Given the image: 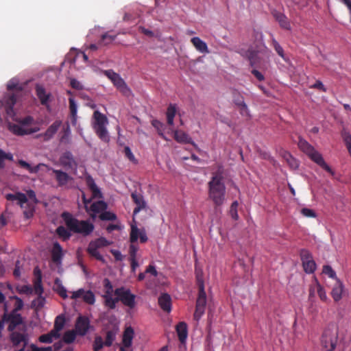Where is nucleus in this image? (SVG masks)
Returning <instances> with one entry per match:
<instances>
[{
    "mask_svg": "<svg viewBox=\"0 0 351 351\" xmlns=\"http://www.w3.org/2000/svg\"><path fill=\"white\" fill-rule=\"evenodd\" d=\"M155 129L157 130L158 134L167 141L169 138L165 136V134H170L179 143L191 144L195 148H197V145L190 136L182 130H173V128H167L163 123L156 120H155Z\"/></svg>",
    "mask_w": 351,
    "mask_h": 351,
    "instance_id": "nucleus-3",
    "label": "nucleus"
},
{
    "mask_svg": "<svg viewBox=\"0 0 351 351\" xmlns=\"http://www.w3.org/2000/svg\"><path fill=\"white\" fill-rule=\"evenodd\" d=\"M206 304V294L204 291H199L198 297L196 301V308H205Z\"/></svg>",
    "mask_w": 351,
    "mask_h": 351,
    "instance_id": "nucleus-40",
    "label": "nucleus"
},
{
    "mask_svg": "<svg viewBox=\"0 0 351 351\" xmlns=\"http://www.w3.org/2000/svg\"><path fill=\"white\" fill-rule=\"evenodd\" d=\"M71 298L73 300L82 298L85 303L90 305H93L95 302V296L93 292L90 290L86 291L84 289L73 291Z\"/></svg>",
    "mask_w": 351,
    "mask_h": 351,
    "instance_id": "nucleus-11",
    "label": "nucleus"
},
{
    "mask_svg": "<svg viewBox=\"0 0 351 351\" xmlns=\"http://www.w3.org/2000/svg\"><path fill=\"white\" fill-rule=\"evenodd\" d=\"M322 272L326 275H328L330 278L337 279L336 272L330 265H324L323 267Z\"/></svg>",
    "mask_w": 351,
    "mask_h": 351,
    "instance_id": "nucleus-56",
    "label": "nucleus"
},
{
    "mask_svg": "<svg viewBox=\"0 0 351 351\" xmlns=\"http://www.w3.org/2000/svg\"><path fill=\"white\" fill-rule=\"evenodd\" d=\"M132 199L133 202L136 204V206L134 209L133 214L135 215L137 213L140 211V210L145 206V202L143 201L142 195L140 194H137L136 193H132Z\"/></svg>",
    "mask_w": 351,
    "mask_h": 351,
    "instance_id": "nucleus-28",
    "label": "nucleus"
},
{
    "mask_svg": "<svg viewBox=\"0 0 351 351\" xmlns=\"http://www.w3.org/2000/svg\"><path fill=\"white\" fill-rule=\"evenodd\" d=\"M338 327L335 324H330L324 331L321 343L326 350L333 351L338 343Z\"/></svg>",
    "mask_w": 351,
    "mask_h": 351,
    "instance_id": "nucleus-6",
    "label": "nucleus"
},
{
    "mask_svg": "<svg viewBox=\"0 0 351 351\" xmlns=\"http://www.w3.org/2000/svg\"><path fill=\"white\" fill-rule=\"evenodd\" d=\"M38 297L32 302V307L36 311L41 309L45 304V298L43 295H37Z\"/></svg>",
    "mask_w": 351,
    "mask_h": 351,
    "instance_id": "nucleus-38",
    "label": "nucleus"
},
{
    "mask_svg": "<svg viewBox=\"0 0 351 351\" xmlns=\"http://www.w3.org/2000/svg\"><path fill=\"white\" fill-rule=\"evenodd\" d=\"M104 286L105 288V293L104 295H112L113 287L109 279L105 278L104 280Z\"/></svg>",
    "mask_w": 351,
    "mask_h": 351,
    "instance_id": "nucleus-53",
    "label": "nucleus"
},
{
    "mask_svg": "<svg viewBox=\"0 0 351 351\" xmlns=\"http://www.w3.org/2000/svg\"><path fill=\"white\" fill-rule=\"evenodd\" d=\"M316 288L317 292L319 297V298L322 301H326L327 300V295L324 287L316 280Z\"/></svg>",
    "mask_w": 351,
    "mask_h": 351,
    "instance_id": "nucleus-54",
    "label": "nucleus"
},
{
    "mask_svg": "<svg viewBox=\"0 0 351 351\" xmlns=\"http://www.w3.org/2000/svg\"><path fill=\"white\" fill-rule=\"evenodd\" d=\"M191 43L193 45L195 48L202 53H209V50L207 44L201 40L199 37H193L191 40Z\"/></svg>",
    "mask_w": 351,
    "mask_h": 351,
    "instance_id": "nucleus-24",
    "label": "nucleus"
},
{
    "mask_svg": "<svg viewBox=\"0 0 351 351\" xmlns=\"http://www.w3.org/2000/svg\"><path fill=\"white\" fill-rule=\"evenodd\" d=\"M238 108L239 110L240 114L242 116H245V117H250V111H249V109H248L247 106L245 104V102H244L242 104H241L240 106H239Z\"/></svg>",
    "mask_w": 351,
    "mask_h": 351,
    "instance_id": "nucleus-60",
    "label": "nucleus"
},
{
    "mask_svg": "<svg viewBox=\"0 0 351 351\" xmlns=\"http://www.w3.org/2000/svg\"><path fill=\"white\" fill-rule=\"evenodd\" d=\"M176 332L180 341L181 343H184L188 336L186 324L184 322H179L176 326Z\"/></svg>",
    "mask_w": 351,
    "mask_h": 351,
    "instance_id": "nucleus-23",
    "label": "nucleus"
},
{
    "mask_svg": "<svg viewBox=\"0 0 351 351\" xmlns=\"http://www.w3.org/2000/svg\"><path fill=\"white\" fill-rule=\"evenodd\" d=\"M261 51H257L253 49H250L247 51V54L250 63V65L252 67H257L261 63V57L259 53Z\"/></svg>",
    "mask_w": 351,
    "mask_h": 351,
    "instance_id": "nucleus-21",
    "label": "nucleus"
},
{
    "mask_svg": "<svg viewBox=\"0 0 351 351\" xmlns=\"http://www.w3.org/2000/svg\"><path fill=\"white\" fill-rule=\"evenodd\" d=\"M108 123V121L106 115L98 110L93 112L92 127L99 139L105 143L110 141V136L106 128Z\"/></svg>",
    "mask_w": 351,
    "mask_h": 351,
    "instance_id": "nucleus-5",
    "label": "nucleus"
},
{
    "mask_svg": "<svg viewBox=\"0 0 351 351\" xmlns=\"http://www.w3.org/2000/svg\"><path fill=\"white\" fill-rule=\"evenodd\" d=\"M5 198L8 201L17 200L21 206L27 202L26 195L22 193H17L16 194L8 193L5 195Z\"/></svg>",
    "mask_w": 351,
    "mask_h": 351,
    "instance_id": "nucleus-30",
    "label": "nucleus"
},
{
    "mask_svg": "<svg viewBox=\"0 0 351 351\" xmlns=\"http://www.w3.org/2000/svg\"><path fill=\"white\" fill-rule=\"evenodd\" d=\"M103 73L123 95L129 97L132 95L131 89L119 74L112 69L105 70Z\"/></svg>",
    "mask_w": 351,
    "mask_h": 351,
    "instance_id": "nucleus-7",
    "label": "nucleus"
},
{
    "mask_svg": "<svg viewBox=\"0 0 351 351\" xmlns=\"http://www.w3.org/2000/svg\"><path fill=\"white\" fill-rule=\"evenodd\" d=\"M105 346L101 337L96 336L93 342V348L94 351H99Z\"/></svg>",
    "mask_w": 351,
    "mask_h": 351,
    "instance_id": "nucleus-51",
    "label": "nucleus"
},
{
    "mask_svg": "<svg viewBox=\"0 0 351 351\" xmlns=\"http://www.w3.org/2000/svg\"><path fill=\"white\" fill-rule=\"evenodd\" d=\"M343 290V283L339 280L337 279V282L334 285L331 292L332 297L335 302H338L341 299Z\"/></svg>",
    "mask_w": 351,
    "mask_h": 351,
    "instance_id": "nucleus-25",
    "label": "nucleus"
},
{
    "mask_svg": "<svg viewBox=\"0 0 351 351\" xmlns=\"http://www.w3.org/2000/svg\"><path fill=\"white\" fill-rule=\"evenodd\" d=\"M341 136L347 149L351 147V134L350 132L343 131L341 133Z\"/></svg>",
    "mask_w": 351,
    "mask_h": 351,
    "instance_id": "nucleus-58",
    "label": "nucleus"
},
{
    "mask_svg": "<svg viewBox=\"0 0 351 351\" xmlns=\"http://www.w3.org/2000/svg\"><path fill=\"white\" fill-rule=\"evenodd\" d=\"M11 341L14 346H18L21 343H24V346L27 344V336L24 334L13 332L11 334Z\"/></svg>",
    "mask_w": 351,
    "mask_h": 351,
    "instance_id": "nucleus-31",
    "label": "nucleus"
},
{
    "mask_svg": "<svg viewBox=\"0 0 351 351\" xmlns=\"http://www.w3.org/2000/svg\"><path fill=\"white\" fill-rule=\"evenodd\" d=\"M301 213L304 216V217H312V218H314L316 217V213L315 212L312 210V209H310V208H303L302 210H301Z\"/></svg>",
    "mask_w": 351,
    "mask_h": 351,
    "instance_id": "nucleus-64",
    "label": "nucleus"
},
{
    "mask_svg": "<svg viewBox=\"0 0 351 351\" xmlns=\"http://www.w3.org/2000/svg\"><path fill=\"white\" fill-rule=\"evenodd\" d=\"M90 328V320L87 317L79 316L76 320L75 330L78 335L84 336Z\"/></svg>",
    "mask_w": 351,
    "mask_h": 351,
    "instance_id": "nucleus-13",
    "label": "nucleus"
},
{
    "mask_svg": "<svg viewBox=\"0 0 351 351\" xmlns=\"http://www.w3.org/2000/svg\"><path fill=\"white\" fill-rule=\"evenodd\" d=\"M239 206V203L237 201H234L232 203L230 210V214L232 218L234 220H238L239 215L237 212V208Z\"/></svg>",
    "mask_w": 351,
    "mask_h": 351,
    "instance_id": "nucleus-52",
    "label": "nucleus"
},
{
    "mask_svg": "<svg viewBox=\"0 0 351 351\" xmlns=\"http://www.w3.org/2000/svg\"><path fill=\"white\" fill-rule=\"evenodd\" d=\"M44 291L43 287L42 285V275L41 271H38V276L34 280V289L33 292L36 295H43Z\"/></svg>",
    "mask_w": 351,
    "mask_h": 351,
    "instance_id": "nucleus-32",
    "label": "nucleus"
},
{
    "mask_svg": "<svg viewBox=\"0 0 351 351\" xmlns=\"http://www.w3.org/2000/svg\"><path fill=\"white\" fill-rule=\"evenodd\" d=\"M36 93L40 101V104L43 106H48L51 94L47 93L45 88L43 86L39 84L36 86Z\"/></svg>",
    "mask_w": 351,
    "mask_h": 351,
    "instance_id": "nucleus-19",
    "label": "nucleus"
},
{
    "mask_svg": "<svg viewBox=\"0 0 351 351\" xmlns=\"http://www.w3.org/2000/svg\"><path fill=\"white\" fill-rule=\"evenodd\" d=\"M71 134V130L69 125L67 124L66 127L64 128V134L61 137L60 141L62 143H68L69 140V136Z\"/></svg>",
    "mask_w": 351,
    "mask_h": 351,
    "instance_id": "nucleus-61",
    "label": "nucleus"
},
{
    "mask_svg": "<svg viewBox=\"0 0 351 351\" xmlns=\"http://www.w3.org/2000/svg\"><path fill=\"white\" fill-rule=\"evenodd\" d=\"M142 232L139 230V229L134 225H132L131 226V232H130V242L136 243L139 238L140 234Z\"/></svg>",
    "mask_w": 351,
    "mask_h": 351,
    "instance_id": "nucleus-43",
    "label": "nucleus"
},
{
    "mask_svg": "<svg viewBox=\"0 0 351 351\" xmlns=\"http://www.w3.org/2000/svg\"><path fill=\"white\" fill-rule=\"evenodd\" d=\"M300 256L302 263L313 259L311 253L308 250L306 249H302L300 250Z\"/></svg>",
    "mask_w": 351,
    "mask_h": 351,
    "instance_id": "nucleus-55",
    "label": "nucleus"
},
{
    "mask_svg": "<svg viewBox=\"0 0 351 351\" xmlns=\"http://www.w3.org/2000/svg\"><path fill=\"white\" fill-rule=\"evenodd\" d=\"M233 102L238 107L245 102L243 97L239 93H235L233 95Z\"/></svg>",
    "mask_w": 351,
    "mask_h": 351,
    "instance_id": "nucleus-63",
    "label": "nucleus"
},
{
    "mask_svg": "<svg viewBox=\"0 0 351 351\" xmlns=\"http://www.w3.org/2000/svg\"><path fill=\"white\" fill-rule=\"evenodd\" d=\"M86 183L92 192V198H102V193L90 176H86Z\"/></svg>",
    "mask_w": 351,
    "mask_h": 351,
    "instance_id": "nucleus-18",
    "label": "nucleus"
},
{
    "mask_svg": "<svg viewBox=\"0 0 351 351\" xmlns=\"http://www.w3.org/2000/svg\"><path fill=\"white\" fill-rule=\"evenodd\" d=\"M14 298L15 299L16 302L14 304V308L12 311L17 313L23 308V302L20 298L17 296H14Z\"/></svg>",
    "mask_w": 351,
    "mask_h": 351,
    "instance_id": "nucleus-62",
    "label": "nucleus"
},
{
    "mask_svg": "<svg viewBox=\"0 0 351 351\" xmlns=\"http://www.w3.org/2000/svg\"><path fill=\"white\" fill-rule=\"evenodd\" d=\"M298 147L301 151L305 153L313 161L317 163L324 170L333 175L334 172L332 169L326 163L322 156L317 152L315 148L310 145L306 140L299 137Z\"/></svg>",
    "mask_w": 351,
    "mask_h": 351,
    "instance_id": "nucleus-4",
    "label": "nucleus"
},
{
    "mask_svg": "<svg viewBox=\"0 0 351 351\" xmlns=\"http://www.w3.org/2000/svg\"><path fill=\"white\" fill-rule=\"evenodd\" d=\"M49 170H51L52 172L55 174V178L59 186H64L69 181L73 180L72 177L62 170L54 169L52 168L49 169Z\"/></svg>",
    "mask_w": 351,
    "mask_h": 351,
    "instance_id": "nucleus-15",
    "label": "nucleus"
},
{
    "mask_svg": "<svg viewBox=\"0 0 351 351\" xmlns=\"http://www.w3.org/2000/svg\"><path fill=\"white\" fill-rule=\"evenodd\" d=\"M116 38L115 35H111L109 33H106L101 36V42L104 45L111 43Z\"/></svg>",
    "mask_w": 351,
    "mask_h": 351,
    "instance_id": "nucleus-57",
    "label": "nucleus"
},
{
    "mask_svg": "<svg viewBox=\"0 0 351 351\" xmlns=\"http://www.w3.org/2000/svg\"><path fill=\"white\" fill-rule=\"evenodd\" d=\"M16 121L24 128H29V126L34 122V118L31 116H27L18 119Z\"/></svg>",
    "mask_w": 351,
    "mask_h": 351,
    "instance_id": "nucleus-50",
    "label": "nucleus"
},
{
    "mask_svg": "<svg viewBox=\"0 0 351 351\" xmlns=\"http://www.w3.org/2000/svg\"><path fill=\"white\" fill-rule=\"evenodd\" d=\"M104 298V304L109 309H114L116 308V304L118 302L117 297L112 298V295H103Z\"/></svg>",
    "mask_w": 351,
    "mask_h": 351,
    "instance_id": "nucleus-37",
    "label": "nucleus"
},
{
    "mask_svg": "<svg viewBox=\"0 0 351 351\" xmlns=\"http://www.w3.org/2000/svg\"><path fill=\"white\" fill-rule=\"evenodd\" d=\"M65 324V317L63 315H59L56 317L54 328L56 330H62Z\"/></svg>",
    "mask_w": 351,
    "mask_h": 351,
    "instance_id": "nucleus-44",
    "label": "nucleus"
},
{
    "mask_svg": "<svg viewBox=\"0 0 351 351\" xmlns=\"http://www.w3.org/2000/svg\"><path fill=\"white\" fill-rule=\"evenodd\" d=\"M16 96L15 94H10L8 95L5 98V106L6 108L7 113L9 114L11 111L13 110V107L16 102Z\"/></svg>",
    "mask_w": 351,
    "mask_h": 351,
    "instance_id": "nucleus-34",
    "label": "nucleus"
},
{
    "mask_svg": "<svg viewBox=\"0 0 351 351\" xmlns=\"http://www.w3.org/2000/svg\"><path fill=\"white\" fill-rule=\"evenodd\" d=\"M117 333V329L116 328L109 330L106 332V340L104 341L106 346L110 347L112 346L113 341L115 340Z\"/></svg>",
    "mask_w": 351,
    "mask_h": 351,
    "instance_id": "nucleus-35",
    "label": "nucleus"
},
{
    "mask_svg": "<svg viewBox=\"0 0 351 351\" xmlns=\"http://www.w3.org/2000/svg\"><path fill=\"white\" fill-rule=\"evenodd\" d=\"M62 124L61 121L56 120L45 131V133L40 134L39 136H42L45 141H48L51 138H53V136L55 135V134L58 132L59 130L60 125Z\"/></svg>",
    "mask_w": 351,
    "mask_h": 351,
    "instance_id": "nucleus-17",
    "label": "nucleus"
},
{
    "mask_svg": "<svg viewBox=\"0 0 351 351\" xmlns=\"http://www.w3.org/2000/svg\"><path fill=\"white\" fill-rule=\"evenodd\" d=\"M71 121L73 125L77 123V106L73 98L69 99Z\"/></svg>",
    "mask_w": 351,
    "mask_h": 351,
    "instance_id": "nucleus-29",
    "label": "nucleus"
},
{
    "mask_svg": "<svg viewBox=\"0 0 351 351\" xmlns=\"http://www.w3.org/2000/svg\"><path fill=\"white\" fill-rule=\"evenodd\" d=\"M158 304L160 308L165 313H170L172 306L171 297L168 293H162L158 298Z\"/></svg>",
    "mask_w": 351,
    "mask_h": 351,
    "instance_id": "nucleus-14",
    "label": "nucleus"
},
{
    "mask_svg": "<svg viewBox=\"0 0 351 351\" xmlns=\"http://www.w3.org/2000/svg\"><path fill=\"white\" fill-rule=\"evenodd\" d=\"M5 160H12L13 156L10 153H5L3 150L0 149V168H3L5 166Z\"/></svg>",
    "mask_w": 351,
    "mask_h": 351,
    "instance_id": "nucleus-45",
    "label": "nucleus"
},
{
    "mask_svg": "<svg viewBox=\"0 0 351 351\" xmlns=\"http://www.w3.org/2000/svg\"><path fill=\"white\" fill-rule=\"evenodd\" d=\"M284 158L291 168L296 169L298 167V161L289 153L286 152L284 155Z\"/></svg>",
    "mask_w": 351,
    "mask_h": 351,
    "instance_id": "nucleus-48",
    "label": "nucleus"
},
{
    "mask_svg": "<svg viewBox=\"0 0 351 351\" xmlns=\"http://www.w3.org/2000/svg\"><path fill=\"white\" fill-rule=\"evenodd\" d=\"M110 242L108 241L104 237H99L95 240L91 241L87 247L88 254L94 257L98 261H104L103 256L99 252L98 249L107 247L110 245Z\"/></svg>",
    "mask_w": 351,
    "mask_h": 351,
    "instance_id": "nucleus-8",
    "label": "nucleus"
},
{
    "mask_svg": "<svg viewBox=\"0 0 351 351\" xmlns=\"http://www.w3.org/2000/svg\"><path fill=\"white\" fill-rule=\"evenodd\" d=\"M62 248L59 243L55 242L51 250V259L56 263H60L62 258Z\"/></svg>",
    "mask_w": 351,
    "mask_h": 351,
    "instance_id": "nucleus-22",
    "label": "nucleus"
},
{
    "mask_svg": "<svg viewBox=\"0 0 351 351\" xmlns=\"http://www.w3.org/2000/svg\"><path fill=\"white\" fill-rule=\"evenodd\" d=\"M76 335H77V334L75 332V330H68L64 332V334L62 337V339H63L64 342L66 343H71L75 341V339L76 338Z\"/></svg>",
    "mask_w": 351,
    "mask_h": 351,
    "instance_id": "nucleus-41",
    "label": "nucleus"
},
{
    "mask_svg": "<svg viewBox=\"0 0 351 351\" xmlns=\"http://www.w3.org/2000/svg\"><path fill=\"white\" fill-rule=\"evenodd\" d=\"M8 130L16 136H25L35 133L39 130V128H24L19 123L8 124Z\"/></svg>",
    "mask_w": 351,
    "mask_h": 351,
    "instance_id": "nucleus-12",
    "label": "nucleus"
},
{
    "mask_svg": "<svg viewBox=\"0 0 351 351\" xmlns=\"http://www.w3.org/2000/svg\"><path fill=\"white\" fill-rule=\"evenodd\" d=\"M223 168L219 165L217 170L212 173L208 183V197L213 201L215 208L221 206L226 201V186L223 182Z\"/></svg>",
    "mask_w": 351,
    "mask_h": 351,
    "instance_id": "nucleus-1",
    "label": "nucleus"
},
{
    "mask_svg": "<svg viewBox=\"0 0 351 351\" xmlns=\"http://www.w3.org/2000/svg\"><path fill=\"white\" fill-rule=\"evenodd\" d=\"M99 218L103 221H114L117 219V215L110 211H104L99 215Z\"/></svg>",
    "mask_w": 351,
    "mask_h": 351,
    "instance_id": "nucleus-49",
    "label": "nucleus"
},
{
    "mask_svg": "<svg viewBox=\"0 0 351 351\" xmlns=\"http://www.w3.org/2000/svg\"><path fill=\"white\" fill-rule=\"evenodd\" d=\"M23 323V317L21 314L16 312H10V324L8 327V330L10 332H12L15 330L16 326Z\"/></svg>",
    "mask_w": 351,
    "mask_h": 351,
    "instance_id": "nucleus-20",
    "label": "nucleus"
},
{
    "mask_svg": "<svg viewBox=\"0 0 351 351\" xmlns=\"http://www.w3.org/2000/svg\"><path fill=\"white\" fill-rule=\"evenodd\" d=\"M18 164L21 167L27 169L31 173H38L40 169V166H45V165H44L43 163H40L35 167H32L28 162H27L26 161H25L23 160H19L18 161Z\"/></svg>",
    "mask_w": 351,
    "mask_h": 351,
    "instance_id": "nucleus-33",
    "label": "nucleus"
},
{
    "mask_svg": "<svg viewBox=\"0 0 351 351\" xmlns=\"http://www.w3.org/2000/svg\"><path fill=\"white\" fill-rule=\"evenodd\" d=\"M55 285L56 286V291L58 295L63 299H66L67 295V291L66 288L62 285L61 280L59 278L55 280Z\"/></svg>",
    "mask_w": 351,
    "mask_h": 351,
    "instance_id": "nucleus-36",
    "label": "nucleus"
},
{
    "mask_svg": "<svg viewBox=\"0 0 351 351\" xmlns=\"http://www.w3.org/2000/svg\"><path fill=\"white\" fill-rule=\"evenodd\" d=\"M61 216L66 228L73 233L80 234L86 237L90 235L94 230V225L89 221L78 220L68 212H64Z\"/></svg>",
    "mask_w": 351,
    "mask_h": 351,
    "instance_id": "nucleus-2",
    "label": "nucleus"
},
{
    "mask_svg": "<svg viewBox=\"0 0 351 351\" xmlns=\"http://www.w3.org/2000/svg\"><path fill=\"white\" fill-rule=\"evenodd\" d=\"M106 208V204L103 201H98V202H94L90 206V210L95 213H98L100 211L105 210Z\"/></svg>",
    "mask_w": 351,
    "mask_h": 351,
    "instance_id": "nucleus-42",
    "label": "nucleus"
},
{
    "mask_svg": "<svg viewBox=\"0 0 351 351\" xmlns=\"http://www.w3.org/2000/svg\"><path fill=\"white\" fill-rule=\"evenodd\" d=\"M69 230L64 226H59L56 229L57 234L60 237H62L64 240L69 239L71 237V233L69 232Z\"/></svg>",
    "mask_w": 351,
    "mask_h": 351,
    "instance_id": "nucleus-46",
    "label": "nucleus"
},
{
    "mask_svg": "<svg viewBox=\"0 0 351 351\" xmlns=\"http://www.w3.org/2000/svg\"><path fill=\"white\" fill-rule=\"evenodd\" d=\"M59 162L66 170L77 171V163L72 153L69 151L64 152L59 158Z\"/></svg>",
    "mask_w": 351,
    "mask_h": 351,
    "instance_id": "nucleus-10",
    "label": "nucleus"
},
{
    "mask_svg": "<svg viewBox=\"0 0 351 351\" xmlns=\"http://www.w3.org/2000/svg\"><path fill=\"white\" fill-rule=\"evenodd\" d=\"M177 112V108L176 104H170L166 112L167 123L169 128H172L173 125V120Z\"/></svg>",
    "mask_w": 351,
    "mask_h": 351,
    "instance_id": "nucleus-27",
    "label": "nucleus"
},
{
    "mask_svg": "<svg viewBox=\"0 0 351 351\" xmlns=\"http://www.w3.org/2000/svg\"><path fill=\"white\" fill-rule=\"evenodd\" d=\"M134 330L132 327H128L123 332L122 344L125 347H131L134 337Z\"/></svg>",
    "mask_w": 351,
    "mask_h": 351,
    "instance_id": "nucleus-26",
    "label": "nucleus"
},
{
    "mask_svg": "<svg viewBox=\"0 0 351 351\" xmlns=\"http://www.w3.org/2000/svg\"><path fill=\"white\" fill-rule=\"evenodd\" d=\"M114 293L117 297L118 302H121L123 305L130 308H133L135 306L136 296L134 294L131 293L130 289L121 287L117 288L114 291Z\"/></svg>",
    "mask_w": 351,
    "mask_h": 351,
    "instance_id": "nucleus-9",
    "label": "nucleus"
},
{
    "mask_svg": "<svg viewBox=\"0 0 351 351\" xmlns=\"http://www.w3.org/2000/svg\"><path fill=\"white\" fill-rule=\"evenodd\" d=\"M304 270L306 273L312 274L316 269V264L312 259L302 263Z\"/></svg>",
    "mask_w": 351,
    "mask_h": 351,
    "instance_id": "nucleus-39",
    "label": "nucleus"
},
{
    "mask_svg": "<svg viewBox=\"0 0 351 351\" xmlns=\"http://www.w3.org/2000/svg\"><path fill=\"white\" fill-rule=\"evenodd\" d=\"M138 250V246L135 243H131L129 248L130 258H136V253Z\"/></svg>",
    "mask_w": 351,
    "mask_h": 351,
    "instance_id": "nucleus-59",
    "label": "nucleus"
},
{
    "mask_svg": "<svg viewBox=\"0 0 351 351\" xmlns=\"http://www.w3.org/2000/svg\"><path fill=\"white\" fill-rule=\"evenodd\" d=\"M271 14L276 21L279 23L280 27L287 30L291 29V27L290 22L285 14L276 10H273Z\"/></svg>",
    "mask_w": 351,
    "mask_h": 351,
    "instance_id": "nucleus-16",
    "label": "nucleus"
},
{
    "mask_svg": "<svg viewBox=\"0 0 351 351\" xmlns=\"http://www.w3.org/2000/svg\"><path fill=\"white\" fill-rule=\"evenodd\" d=\"M272 46L274 47L275 51L278 54V56H280L284 60L287 61V58L285 55L282 47L275 39L272 40Z\"/></svg>",
    "mask_w": 351,
    "mask_h": 351,
    "instance_id": "nucleus-47",
    "label": "nucleus"
}]
</instances>
